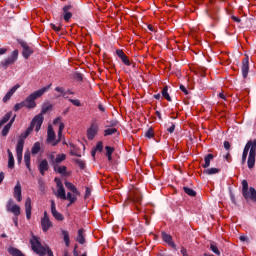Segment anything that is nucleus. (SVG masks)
<instances>
[{
	"mask_svg": "<svg viewBox=\"0 0 256 256\" xmlns=\"http://www.w3.org/2000/svg\"><path fill=\"white\" fill-rule=\"evenodd\" d=\"M49 89H51V84L31 93L23 101L26 109H35L37 107V103L35 102V100L39 99V97H43V95H45V93H47Z\"/></svg>",
	"mask_w": 256,
	"mask_h": 256,
	"instance_id": "nucleus-1",
	"label": "nucleus"
},
{
	"mask_svg": "<svg viewBox=\"0 0 256 256\" xmlns=\"http://www.w3.org/2000/svg\"><path fill=\"white\" fill-rule=\"evenodd\" d=\"M43 120H44L43 115L41 114L36 115L31 121V124L27 128V130L19 136V139H22V141H25V139H27L31 135V133L33 132V129H35L36 133H39L41 126L43 125Z\"/></svg>",
	"mask_w": 256,
	"mask_h": 256,
	"instance_id": "nucleus-2",
	"label": "nucleus"
},
{
	"mask_svg": "<svg viewBox=\"0 0 256 256\" xmlns=\"http://www.w3.org/2000/svg\"><path fill=\"white\" fill-rule=\"evenodd\" d=\"M30 244L32 246V251H34V253H37V255L45 256L47 253V256H53V251L51 250V248L44 247L41 244L39 237L32 236V239L30 240Z\"/></svg>",
	"mask_w": 256,
	"mask_h": 256,
	"instance_id": "nucleus-3",
	"label": "nucleus"
},
{
	"mask_svg": "<svg viewBox=\"0 0 256 256\" xmlns=\"http://www.w3.org/2000/svg\"><path fill=\"white\" fill-rule=\"evenodd\" d=\"M242 195L246 201H253V203H256V190L253 187L249 188V183L247 180L242 181Z\"/></svg>",
	"mask_w": 256,
	"mask_h": 256,
	"instance_id": "nucleus-4",
	"label": "nucleus"
},
{
	"mask_svg": "<svg viewBox=\"0 0 256 256\" xmlns=\"http://www.w3.org/2000/svg\"><path fill=\"white\" fill-rule=\"evenodd\" d=\"M19 57V50H14L8 58L1 62V67L7 69L9 66L13 65Z\"/></svg>",
	"mask_w": 256,
	"mask_h": 256,
	"instance_id": "nucleus-5",
	"label": "nucleus"
},
{
	"mask_svg": "<svg viewBox=\"0 0 256 256\" xmlns=\"http://www.w3.org/2000/svg\"><path fill=\"white\" fill-rule=\"evenodd\" d=\"M41 227L44 233H47L48 229L53 227V222H51V219H49V214H47V211L44 212V216L41 219Z\"/></svg>",
	"mask_w": 256,
	"mask_h": 256,
	"instance_id": "nucleus-6",
	"label": "nucleus"
},
{
	"mask_svg": "<svg viewBox=\"0 0 256 256\" xmlns=\"http://www.w3.org/2000/svg\"><path fill=\"white\" fill-rule=\"evenodd\" d=\"M6 209L9 211V213H13L15 217H19L21 215V207H19L17 204H13L12 200L8 201Z\"/></svg>",
	"mask_w": 256,
	"mask_h": 256,
	"instance_id": "nucleus-7",
	"label": "nucleus"
},
{
	"mask_svg": "<svg viewBox=\"0 0 256 256\" xmlns=\"http://www.w3.org/2000/svg\"><path fill=\"white\" fill-rule=\"evenodd\" d=\"M99 132V125H97V123H92L90 128H88L87 130V137L89 139V141H93V139H95V136L97 135V133Z\"/></svg>",
	"mask_w": 256,
	"mask_h": 256,
	"instance_id": "nucleus-8",
	"label": "nucleus"
},
{
	"mask_svg": "<svg viewBox=\"0 0 256 256\" xmlns=\"http://www.w3.org/2000/svg\"><path fill=\"white\" fill-rule=\"evenodd\" d=\"M20 45L23 49L22 55H23L24 59H29V57H31V55H33V48H31L27 44V42H23V41H20Z\"/></svg>",
	"mask_w": 256,
	"mask_h": 256,
	"instance_id": "nucleus-9",
	"label": "nucleus"
},
{
	"mask_svg": "<svg viewBox=\"0 0 256 256\" xmlns=\"http://www.w3.org/2000/svg\"><path fill=\"white\" fill-rule=\"evenodd\" d=\"M51 213L52 216L56 219V221H63V219H65V217H63V214L57 211L54 200H51Z\"/></svg>",
	"mask_w": 256,
	"mask_h": 256,
	"instance_id": "nucleus-10",
	"label": "nucleus"
},
{
	"mask_svg": "<svg viewBox=\"0 0 256 256\" xmlns=\"http://www.w3.org/2000/svg\"><path fill=\"white\" fill-rule=\"evenodd\" d=\"M162 239L165 241V243H168L170 247L177 249V245L175 242H173V237L171 235L167 234L166 232H162Z\"/></svg>",
	"mask_w": 256,
	"mask_h": 256,
	"instance_id": "nucleus-11",
	"label": "nucleus"
},
{
	"mask_svg": "<svg viewBox=\"0 0 256 256\" xmlns=\"http://www.w3.org/2000/svg\"><path fill=\"white\" fill-rule=\"evenodd\" d=\"M254 148V153H256V139L255 140H249L247 144L244 147L243 153L249 155V149L250 151H253Z\"/></svg>",
	"mask_w": 256,
	"mask_h": 256,
	"instance_id": "nucleus-12",
	"label": "nucleus"
},
{
	"mask_svg": "<svg viewBox=\"0 0 256 256\" xmlns=\"http://www.w3.org/2000/svg\"><path fill=\"white\" fill-rule=\"evenodd\" d=\"M242 75L244 79H247V75H249V58H245L242 60Z\"/></svg>",
	"mask_w": 256,
	"mask_h": 256,
	"instance_id": "nucleus-13",
	"label": "nucleus"
},
{
	"mask_svg": "<svg viewBox=\"0 0 256 256\" xmlns=\"http://www.w3.org/2000/svg\"><path fill=\"white\" fill-rule=\"evenodd\" d=\"M255 157H256V152H255V148H252V151L249 152V156H248V167L250 169H253V167H255Z\"/></svg>",
	"mask_w": 256,
	"mask_h": 256,
	"instance_id": "nucleus-14",
	"label": "nucleus"
},
{
	"mask_svg": "<svg viewBox=\"0 0 256 256\" xmlns=\"http://www.w3.org/2000/svg\"><path fill=\"white\" fill-rule=\"evenodd\" d=\"M14 197L19 203H21L23 200V196L21 195V183L19 182H17L16 186L14 187Z\"/></svg>",
	"mask_w": 256,
	"mask_h": 256,
	"instance_id": "nucleus-15",
	"label": "nucleus"
},
{
	"mask_svg": "<svg viewBox=\"0 0 256 256\" xmlns=\"http://www.w3.org/2000/svg\"><path fill=\"white\" fill-rule=\"evenodd\" d=\"M19 87H21V85L19 84H16L14 87H12L10 91H8L7 94L4 96L3 103H7V101H9L11 97H13V94L15 93V91H17V89H19Z\"/></svg>",
	"mask_w": 256,
	"mask_h": 256,
	"instance_id": "nucleus-16",
	"label": "nucleus"
},
{
	"mask_svg": "<svg viewBox=\"0 0 256 256\" xmlns=\"http://www.w3.org/2000/svg\"><path fill=\"white\" fill-rule=\"evenodd\" d=\"M41 175H45V171H49V162L47 160H42L38 166Z\"/></svg>",
	"mask_w": 256,
	"mask_h": 256,
	"instance_id": "nucleus-17",
	"label": "nucleus"
},
{
	"mask_svg": "<svg viewBox=\"0 0 256 256\" xmlns=\"http://www.w3.org/2000/svg\"><path fill=\"white\" fill-rule=\"evenodd\" d=\"M53 168L56 173L60 175L67 176V167L66 166H59V164L53 163Z\"/></svg>",
	"mask_w": 256,
	"mask_h": 256,
	"instance_id": "nucleus-18",
	"label": "nucleus"
},
{
	"mask_svg": "<svg viewBox=\"0 0 256 256\" xmlns=\"http://www.w3.org/2000/svg\"><path fill=\"white\" fill-rule=\"evenodd\" d=\"M76 241L80 243V245H85V229L81 228L78 230Z\"/></svg>",
	"mask_w": 256,
	"mask_h": 256,
	"instance_id": "nucleus-19",
	"label": "nucleus"
},
{
	"mask_svg": "<svg viewBox=\"0 0 256 256\" xmlns=\"http://www.w3.org/2000/svg\"><path fill=\"white\" fill-rule=\"evenodd\" d=\"M47 141L48 143H53V141H55V131L51 125L48 126Z\"/></svg>",
	"mask_w": 256,
	"mask_h": 256,
	"instance_id": "nucleus-20",
	"label": "nucleus"
},
{
	"mask_svg": "<svg viewBox=\"0 0 256 256\" xmlns=\"http://www.w3.org/2000/svg\"><path fill=\"white\" fill-rule=\"evenodd\" d=\"M31 199L28 197L25 202L26 218L31 219Z\"/></svg>",
	"mask_w": 256,
	"mask_h": 256,
	"instance_id": "nucleus-21",
	"label": "nucleus"
},
{
	"mask_svg": "<svg viewBox=\"0 0 256 256\" xmlns=\"http://www.w3.org/2000/svg\"><path fill=\"white\" fill-rule=\"evenodd\" d=\"M56 197H58V199H63L64 201L67 200V195L65 194V187L58 186Z\"/></svg>",
	"mask_w": 256,
	"mask_h": 256,
	"instance_id": "nucleus-22",
	"label": "nucleus"
},
{
	"mask_svg": "<svg viewBox=\"0 0 256 256\" xmlns=\"http://www.w3.org/2000/svg\"><path fill=\"white\" fill-rule=\"evenodd\" d=\"M65 187L68 188L69 191H72L74 195H81V193H79V190H77V187L73 185V183L66 181Z\"/></svg>",
	"mask_w": 256,
	"mask_h": 256,
	"instance_id": "nucleus-23",
	"label": "nucleus"
},
{
	"mask_svg": "<svg viewBox=\"0 0 256 256\" xmlns=\"http://www.w3.org/2000/svg\"><path fill=\"white\" fill-rule=\"evenodd\" d=\"M69 9H71V5L63 7L64 21H69V19H71V17H73V14L71 12H69Z\"/></svg>",
	"mask_w": 256,
	"mask_h": 256,
	"instance_id": "nucleus-24",
	"label": "nucleus"
},
{
	"mask_svg": "<svg viewBox=\"0 0 256 256\" xmlns=\"http://www.w3.org/2000/svg\"><path fill=\"white\" fill-rule=\"evenodd\" d=\"M51 109H53V104H51V103H49V102L44 103V104L42 105L41 113L38 114V115H42V117H43V115H45V113H47L48 111H51Z\"/></svg>",
	"mask_w": 256,
	"mask_h": 256,
	"instance_id": "nucleus-25",
	"label": "nucleus"
},
{
	"mask_svg": "<svg viewBox=\"0 0 256 256\" xmlns=\"http://www.w3.org/2000/svg\"><path fill=\"white\" fill-rule=\"evenodd\" d=\"M63 129H65V124L63 122H60L59 130H58L59 140H57L56 142L52 143L53 147H55V145H57V143H59V141H61V137H63Z\"/></svg>",
	"mask_w": 256,
	"mask_h": 256,
	"instance_id": "nucleus-26",
	"label": "nucleus"
},
{
	"mask_svg": "<svg viewBox=\"0 0 256 256\" xmlns=\"http://www.w3.org/2000/svg\"><path fill=\"white\" fill-rule=\"evenodd\" d=\"M24 161L27 169L31 171V153L30 152H25Z\"/></svg>",
	"mask_w": 256,
	"mask_h": 256,
	"instance_id": "nucleus-27",
	"label": "nucleus"
},
{
	"mask_svg": "<svg viewBox=\"0 0 256 256\" xmlns=\"http://www.w3.org/2000/svg\"><path fill=\"white\" fill-rule=\"evenodd\" d=\"M25 146V140L23 139H18L17 145H16V153H23V147Z\"/></svg>",
	"mask_w": 256,
	"mask_h": 256,
	"instance_id": "nucleus-28",
	"label": "nucleus"
},
{
	"mask_svg": "<svg viewBox=\"0 0 256 256\" xmlns=\"http://www.w3.org/2000/svg\"><path fill=\"white\" fill-rule=\"evenodd\" d=\"M8 253H10L12 256H25V254L21 252V250L13 247H10L8 249Z\"/></svg>",
	"mask_w": 256,
	"mask_h": 256,
	"instance_id": "nucleus-29",
	"label": "nucleus"
},
{
	"mask_svg": "<svg viewBox=\"0 0 256 256\" xmlns=\"http://www.w3.org/2000/svg\"><path fill=\"white\" fill-rule=\"evenodd\" d=\"M130 197L134 203H141V194L139 192H131Z\"/></svg>",
	"mask_w": 256,
	"mask_h": 256,
	"instance_id": "nucleus-30",
	"label": "nucleus"
},
{
	"mask_svg": "<svg viewBox=\"0 0 256 256\" xmlns=\"http://www.w3.org/2000/svg\"><path fill=\"white\" fill-rule=\"evenodd\" d=\"M67 159V155L65 154H58L55 158V161H53L54 165H59V163H63Z\"/></svg>",
	"mask_w": 256,
	"mask_h": 256,
	"instance_id": "nucleus-31",
	"label": "nucleus"
},
{
	"mask_svg": "<svg viewBox=\"0 0 256 256\" xmlns=\"http://www.w3.org/2000/svg\"><path fill=\"white\" fill-rule=\"evenodd\" d=\"M211 159H213V154H208L207 156H205L204 158L205 163L202 165L204 169H207V167L211 165Z\"/></svg>",
	"mask_w": 256,
	"mask_h": 256,
	"instance_id": "nucleus-32",
	"label": "nucleus"
},
{
	"mask_svg": "<svg viewBox=\"0 0 256 256\" xmlns=\"http://www.w3.org/2000/svg\"><path fill=\"white\" fill-rule=\"evenodd\" d=\"M39 151H41V143L36 142V143H34V145L32 147L31 153H32V155H37V153H39Z\"/></svg>",
	"mask_w": 256,
	"mask_h": 256,
	"instance_id": "nucleus-33",
	"label": "nucleus"
},
{
	"mask_svg": "<svg viewBox=\"0 0 256 256\" xmlns=\"http://www.w3.org/2000/svg\"><path fill=\"white\" fill-rule=\"evenodd\" d=\"M219 171L220 170L218 168H208V169H205L203 173H205L206 175H215L219 173Z\"/></svg>",
	"mask_w": 256,
	"mask_h": 256,
	"instance_id": "nucleus-34",
	"label": "nucleus"
},
{
	"mask_svg": "<svg viewBox=\"0 0 256 256\" xmlns=\"http://www.w3.org/2000/svg\"><path fill=\"white\" fill-rule=\"evenodd\" d=\"M62 235L64 237V242H65L66 247H69V244L71 243V241L69 239V232L67 230H63Z\"/></svg>",
	"mask_w": 256,
	"mask_h": 256,
	"instance_id": "nucleus-35",
	"label": "nucleus"
},
{
	"mask_svg": "<svg viewBox=\"0 0 256 256\" xmlns=\"http://www.w3.org/2000/svg\"><path fill=\"white\" fill-rule=\"evenodd\" d=\"M184 193H186V195H189L190 197H196L197 196V192H195V190L189 188V187H184Z\"/></svg>",
	"mask_w": 256,
	"mask_h": 256,
	"instance_id": "nucleus-36",
	"label": "nucleus"
},
{
	"mask_svg": "<svg viewBox=\"0 0 256 256\" xmlns=\"http://www.w3.org/2000/svg\"><path fill=\"white\" fill-rule=\"evenodd\" d=\"M66 199H67L68 201H70V203L68 204V206H69V205H73V203H75V201H77V196L71 194V192H68V193H67V196H66Z\"/></svg>",
	"mask_w": 256,
	"mask_h": 256,
	"instance_id": "nucleus-37",
	"label": "nucleus"
},
{
	"mask_svg": "<svg viewBox=\"0 0 256 256\" xmlns=\"http://www.w3.org/2000/svg\"><path fill=\"white\" fill-rule=\"evenodd\" d=\"M210 249L212 252L215 253V255H221V251H219V248L217 247V244H215V242H211Z\"/></svg>",
	"mask_w": 256,
	"mask_h": 256,
	"instance_id": "nucleus-38",
	"label": "nucleus"
},
{
	"mask_svg": "<svg viewBox=\"0 0 256 256\" xmlns=\"http://www.w3.org/2000/svg\"><path fill=\"white\" fill-rule=\"evenodd\" d=\"M13 115V112L10 111L8 112L1 120H0V123L2 125H5V123H7L9 121V119H11V116Z\"/></svg>",
	"mask_w": 256,
	"mask_h": 256,
	"instance_id": "nucleus-39",
	"label": "nucleus"
},
{
	"mask_svg": "<svg viewBox=\"0 0 256 256\" xmlns=\"http://www.w3.org/2000/svg\"><path fill=\"white\" fill-rule=\"evenodd\" d=\"M9 131H11V124H6L2 129L1 135L3 137H7V135L9 134Z\"/></svg>",
	"mask_w": 256,
	"mask_h": 256,
	"instance_id": "nucleus-40",
	"label": "nucleus"
},
{
	"mask_svg": "<svg viewBox=\"0 0 256 256\" xmlns=\"http://www.w3.org/2000/svg\"><path fill=\"white\" fill-rule=\"evenodd\" d=\"M117 133V128H108L104 130V137H107L109 135H115Z\"/></svg>",
	"mask_w": 256,
	"mask_h": 256,
	"instance_id": "nucleus-41",
	"label": "nucleus"
},
{
	"mask_svg": "<svg viewBox=\"0 0 256 256\" xmlns=\"http://www.w3.org/2000/svg\"><path fill=\"white\" fill-rule=\"evenodd\" d=\"M169 88L167 86H165L162 90V96L164 97V99H167L168 101H171V96H169Z\"/></svg>",
	"mask_w": 256,
	"mask_h": 256,
	"instance_id": "nucleus-42",
	"label": "nucleus"
},
{
	"mask_svg": "<svg viewBox=\"0 0 256 256\" xmlns=\"http://www.w3.org/2000/svg\"><path fill=\"white\" fill-rule=\"evenodd\" d=\"M120 59L124 65H127V67L131 66V61H129V57H127V55L124 54Z\"/></svg>",
	"mask_w": 256,
	"mask_h": 256,
	"instance_id": "nucleus-43",
	"label": "nucleus"
},
{
	"mask_svg": "<svg viewBox=\"0 0 256 256\" xmlns=\"http://www.w3.org/2000/svg\"><path fill=\"white\" fill-rule=\"evenodd\" d=\"M73 161L76 163V165H78V167H80V169H85V162L83 160L74 159Z\"/></svg>",
	"mask_w": 256,
	"mask_h": 256,
	"instance_id": "nucleus-44",
	"label": "nucleus"
},
{
	"mask_svg": "<svg viewBox=\"0 0 256 256\" xmlns=\"http://www.w3.org/2000/svg\"><path fill=\"white\" fill-rule=\"evenodd\" d=\"M23 107H25V104L24 102H20V103H17L15 104L14 108H13V111H20V109H23Z\"/></svg>",
	"mask_w": 256,
	"mask_h": 256,
	"instance_id": "nucleus-45",
	"label": "nucleus"
},
{
	"mask_svg": "<svg viewBox=\"0 0 256 256\" xmlns=\"http://www.w3.org/2000/svg\"><path fill=\"white\" fill-rule=\"evenodd\" d=\"M106 155H113V153L115 152V148L111 147V146H106Z\"/></svg>",
	"mask_w": 256,
	"mask_h": 256,
	"instance_id": "nucleus-46",
	"label": "nucleus"
},
{
	"mask_svg": "<svg viewBox=\"0 0 256 256\" xmlns=\"http://www.w3.org/2000/svg\"><path fill=\"white\" fill-rule=\"evenodd\" d=\"M8 167L13 169L15 167V158H8Z\"/></svg>",
	"mask_w": 256,
	"mask_h": 256,
	"instance_id": "nucleus-47",
	"label": "nucleus"
},
{
	"mask_svg": "<svg viewBox=\"0 0 256 256\" xmlns=\"http://www.w3.org/2000/svg\"><path fill=\"white\" fill-rule=\"evenodd\" d=\"M69 101L72 103V105H75V107H81V101L78 99H69Z\"/></svg>",
	"mask_w": 256,
	"mask_h": 256,
	"instance_id": "nucleus-48",
	"label": "nucleus"
},
{
	"mask_svg": "<svg viewBox=\"0 0 256 256\" xmlns=\"http://www.w3.org/2000/svg\"><path fill=\"white\" fill-rule=\"evenodd\" d=\"M94 149L95 151H99L101 153V151H103V142L99 141Z\"/></svg>",
	"mask_w": 256,
	"mask_h": 256,
	"instance_id": "nucleus-49",
	"label": "nucleus"
},
{
	"mask_svg": "<svg viewBox=\"0 0 256 256\" xmlns=\"http://www.w3.org/2000/svg\"><path fill=\"white\" fill-rule=\"evenodd\" d=\"M154 135L153 129L149 128L145 134V137H147L148 139H151Z\"/></svg>",
	"mask_w": 256,
	"mask_h": 256,
	"instance_id": "nucleus-50",
	"label": "nucleus"
},
{
	"mask_svg": "<svg viewBox=\"0 0 256 256\" xmlns=\"http://www.w3.org/2000/svg\"><path fill=\"white\" fill-rule=\"evenodd\" d=\"M50 27L55 31L56 33H59L61 31V24L59 26H56L55 24H50Z\"/></svg>",
	"mask_w": 256,
	"mask_h": 256,
	"instance_id": "nucleus-51",
	"label": "nucleus"
},
{
	"mask_svg": "<svg viewBox=\"0 0 256 256\" xmlns=\"http://www.w3.org/2000/svg\"><path fill=\"white\" fill-rule=\"evenodd\" d=\"M239 240L242 242V243H250V240L248 238V236H245V235H241L239 237Z\"/></svg>",
	"mask_w": 256,
	"mask_h": 256,
	"instance_id": "nucleus-52",
	"label": "nucleus"
},
{
	"mask_svg": "<svg viewBox=\"0 0 256 256\" xmlns=\"http://www.w3.org/2000/svg\"><path fill=\"white\" fill-rule=\"evenodd\" d=\"M74 79H77L78 81H83V74L76 72L74 74Z\"/></svg>",
	"mask_w": 256,
	"mask_h": 256,
	"instance_id": "nucleus-53",
	"label": "nucleus"
},
{
	"mask_svg": "<svg viewBox=\"0 0 256 256\" xmlns=\"http://www.w3.org/2000/svg\"><path fill=\"white\" fill-rule=\"evenodd\" d=\"M89 197H91V189H89V187H86L84 199H89Z\"/></svg>",
	"mask_w": 256,
	"mask_h": 256,
	"instance_id": "nucleus-54",
	"label": "nucleus"
},
{
	"mask_svg": "<svg viewBox=\"0 0 256 256\" xmlns=\"http://www.w3.org/2000/svg\"><path fill=\"white\" fill-rule=\"evenodd\" d=\"M54 181H55L57 187H63V182H61V179L55 178Z\"/></svg>",
	"mask_w": 256,
	"mask_h": 256,
	"instance_id": "nucleus-55",
	"label": "nucleus"
},
{
	"mask_svg": "<svg viewBox=\"0 0 256 256\" xmlns=\"http://www.w3.org/2000/svg\"><path fill=\"white\" fill-rule=\"evenodd\" d=\"M116 55H118V57L121 59L124 55H125V52H123V50H116Z\"/></svg>",
	"mask_w": 256,
	"mask_h": 256,
	"instance_id": "nucleus-56",
	"label": "nucleus"
},
{
	"mask_svg": "<svg viewBox=\"0 0 256 256\" xmlns=\"http://www.w3.org/2000/svg\"><path fill=\"white\" fill-rule=\"evenodd\" d=\"M230 197H231V201L234 205H237V200L235 199V194L234 193H230Z\"/></svg>",
	"mask_w": 256,
	"mask_h": 256,
	"instance_id": "nucleus-57",
	"label": "nucleus"
},
{
	"mask_svg": "<svg viewBox=\"0 0 256 256\" xmlns=\"http://www.w3.org/2000/svg\"><path fill=\"white\" fill-rule=\"evenodd\" d=\"M224 148L226 149V151H229V149H231V144L229 143V141L224 142Z\"/></svg>",
	"mask_w": 256,
	"mask_h": 256,
	"instance_id": "nucleus-58",
	"label": "nucleus"
},
{
	"mask_svg": "<svg viewBox=\"0 0 256 256\" xmlns=\"http://www.w3.org/2000/svg\"><path fill=\"white\" fill-rule=\"evenodd\" d=\"M181 255L189 256V254L187 253V249L185 247H181Z\"/></svg>",
	"mask_w": 256,
	"mask_h": 256,
	"instance_id": "nucleus-59",
	"label": "nucleus"
},
{
	"mask_svg": "<svg viewBox=\"0 0 256 256\" xmlns=\"http://www.w3.org/2000/svg\"><path fill=\"white\" fill-rule=\"evenodd\" d=\"M180 89L183 91V93H185V95H189V91H187V88H185L183 84L180 85Z\"/></svg>",
	"mask_w": 256,
	"mask_h": 256,
	"instance_id": "nucleus-60",
	"label": "nucleus"
},
{
	"mask_svg": "<svg viewBox=\"0 0 256 256\" xmlns=\"http://www.w3.org/2000/svg\"><path fill=\"white\" fill-rule=\"evenodd\" d=\"M117 123H119L117 120L110 121L109 127H117Z\"/></svg>",
	"mask_w": 256,
	"mask_h": 256,
	"instance_id": "nucleus-61",
	"label": "nucleus"
},
{
	"mask_svg": "<svg viewBox=\"0 0 256 256\" xmlns=\"http://www.w3.org/2000/svg\"><path fill=\"white\" fill-rule=\"evenodd\" d=\"M55 91H57L58 93H65V89L63 87H56Z\"/></svg>",
	"mask_w": 256,
	"mask_h": 256,
	"instance_id": "nucleus-62",
	"label": "nucleus"
},
{
	"mask_svg": "<svg viewBox=\"0 0 256 256\" xmlns=\"http://www.w3.org/2000/svg\"><path fill=\"white\" fill-rule=\"evenodd\" d=\"M168 133H174L175 131V124H172L170 128L167 129Z\"/></svg>",
	"mask_w": 256,
	"mask_h": 256,
	"instance_id": "nucleus-63",
	"label": "nucleus"
},
{
	"mask_svg": "<svg viewBox=\"0 0 256 256\" xmlns=\"http://www.w3.org/2000/svg\"><path fill=\"white\" fill-rule=\"evenodd\" d=\"M77 245H75V247H74V251H73V255L74 256H79V252L77 251Z\"/></svg>",
	"mask_w": 256,
	"mask_h": 256,
	"instance_id": "nucleus-64",
	"label": "nucleus"
}]
</instances>
